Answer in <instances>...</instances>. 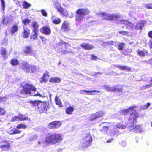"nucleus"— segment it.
<instances>
[{
	"instance_id": "f257e3e1",
	"label": "nucleus",
	"mask_w": 152,
	"mask_h": 152,
	"mask_svg": "<svg viewBox=\"0 0 152 152\" xmlns=\"http://www.w3.org/2000/svg\"><path fill=\"white\" fill-rule=\"evenodd\" d=\"M21 96L25 97L27 94H29L33 96H38L39 97H46V94L45 93L38 92L36 91L35 87L32 85L29 84H27L23 87L22 89L20 92Z\"/></svg>"
},
{
	"instance_id": "f03ea898",
	"label": "nucleus",
	"mask_w": 152,
	"mask_h": 152,
	"mask_svg": "<svg viewBox=\"0 0 152 152\" xmlns=\"http://www.w3.org/2000/svg\"><path fill=\"white\" fill-rule=\"evenodd\" d=\"M136 106H132L126 109H123L119 111V113L124 115L130 113L128 121L131 124H134L136 122V118L138 117L137 113L135 111Z\"/></svg>"
},
{
	"instance_id": "7ed1b4c3",
	"label": "nucleus",
	"mask_w": 152,
	"mask_h": 152,
	"mask_svg": "<svg viewBox=\"0 0 152 152\" xmlns=\"http://www.w3.org/2000/svg\"><path fill=\"white\" fill-rule=\"evenodd\" d=\"M63 140L62 136L59 133L48 134L47 135L45 142L39 141L38 144L40 145L42 143L55 144Z\"/></svg>"
},
{
	"instance_id": "20e7f679",
	"label": "nucleus",
	"mask_w": 152,
	"mask_h": 152,
	"mask_svg": "<svg viewBox=\"0 0 152 152\" xmlns=\"http://www.w3.org/2000/svg\"><path fill=\"white\" fill-rule=\"evenodd\" d=\"M30 102L32 106H37L39 112L41 113H46L49 108V104L48 102L38 100L31 101Z\"/></svg>"
},
{
	"instance_id": "39448f33",
	"label": "nucleus",
	"mask_w": 152,
	"mask_h": 152,
	"mask_svg": "<svg viewBox=\"0 0 152 152\" xmlns=\"http://www.w3.org/2000/svg\"><path fill=\"white\" fill-rule=\"evenodd\" d=\"M96 14L103 19L106 20H115L120 18V16L117 14H111L106 12H97Z\"/></svg>"
},
{
	"instance_id": "423d86ee",
	"label": "nucleus",
	"mask_w": 152,
	"mask_h": 152,
	"mask_svg": "<svg viewBox=\"0 0 152 152\" xmlns=\"http://www.w3.org/2000/svg\"><path fill=\"white\" fill-rule=\"evenodd\" d=\"M90 11L87 9H80L77 10L76 13V21L80 22L82 20L84 16L89 14Z\"/></svg>"
},
{
	"instance_id": "0eeeda50",
	"label": "nucleus",
	"mask_w": 152,
	"mask_h": 152,
	"mask_svg": "<svg viewBox=\"0 0 152 152\" xmlns=\"http://www.w3.org/2000/svg\"><path fill=\"white\" fill-rule=\"evenodd\" d=\"M92 137L90 134H87L85 137L81 141L82 146L87 147L90 145L92 141Z\"/></svg>"
},
{
	"instance_id": "6e6552de",
	"label": "nucleus",
	"mask_w": 152,
	"mask_h": 152,
	"mask_svg": "<svg viewBox=\"0 0 152 152\" xmlns=\"http://www.w3.org/2000/svg\"><path fill=\"white\" fill-rule=\"evenodd\" d=\"M60 45L62 46L61 50L62 54H66L72 52L71 50L69 48L70 47V45L68 43L63 41L60 44Z\"/></svg>"
},
{
	"instance_id": "1a4fd4ad",
	"label": "nucleus",
	"mask_w": 152,
	"mask_h": 152,
	"mask_svg": "<svg viewBox=\"0 0 152 152\" xmlns=\"http://www.w3.org/2000/svg\"><path fill=\"white\" fill-rule=\"evenodd\" d=\"M21 68L28 72H29L30 71L33 72L36 70L35 67L34 66H32L26 62L22 64Z\"/></svg>"
},
{
	"instance_id": "9d476101",
	"label": "nucleus",
	"mask_w": 152,
	"mask_h": 152,
	"mask_svg": "<svg viewBox=\"0 0 152 152\" xmlns=\"http://www.w3.org/2000/svg\"><path fill=\"white\" fill-rule=\"evenodd\" d=\"M120 23L125 25L127 28L133 31L135 29V26L132 22H129L125 20H121L119 21Z\"/></svg>"
},
{
	"instance_id": "9b49d317",
	"label": "nucleus",
	"mask_w": 152,
	"mask_h": 152,
	"mask_svg": "<svg viewBox=\"0 0 152 152\" xmlns=\"http://www.w3.org/2000/svg\"><path fill=\"white\" fill-rule=\"evenodd\" d=\"M80 93L83 95H94L100 92L99 91L95 90L91 91L81 90L80 91Z\"/></svg>"
},
{
	"instance_id": "f8f14e48",
	"label": "nucleus",
	"mask_w": 152,
	"mask_h": 152,
	"mask_svg": "<svg viewBox=\"0 0 152 152\" xmlns=\"http://www.w3.org/2000/svg\"><path fill=\"white\" fill-rule=\"evenodd\" d=\"M146 24L147 22L145 21L144 20L140 21L137 23L135 26V29L137 30H141Z\"/></svg>"
},
{
	"instance_id": "ddd939ff",
	"label": "nucleus",
	"mask_w": 152,
	"mask_h": 152,
	"mask_svg": "<svg viewBox=\"0 0 152 152\" xmlns=\"http://www.w3.org/2000/svg\"><path fill=\"white\" fill-rule=\"evenodd\" d=\"M0 148L2 150L6 151L10 149V144L6 141H3L0 143Z\"/></svg>"
},
{
	"instance_id": "4468645a",
	"label": "nucleus",
	"mask_w": 152,
	"mask_h": 152,
	"mask_svg": "<svg viewBox=\"0 0 152 152\" xmlns=\"http://www.w3.org/2000/svg\"><path fill=\"white\" fill-rule=\"evenodd\" d=\"M61 123L59 121H56L50 123L48 125L50 129L58 128L61 125Z\"/></svg>"
},
{
	"instance_id": "2eb2a0df",
	"label": "nucleus",
	"mask_w": 152,
	"mask_h": 152,
	"mask_svg": "<svg viewBox=\"0 0 152 152\" xmlns=\"http://www.w3.org/2000/svg\"><path fill=\"white\" fill-rule=\"evenodd\" d=\"M129 130L130 131L132 132H141L142 129L141 127L139 125L137 126L134 125H131L129 127Z\"/></svg>"
},
{
	"instance_id": "dca6fc26",
	"label": "nucleus",
	"mask_w": 152,
	"mask_h": 152,
	"mask_svg": "<svg viewBox=\"0 0 152 152\" xmlns=\"http://www.w3.org/2000/svg\"><path fill=\"white\" fill-rule=\"evenodd\" d=\"M6 132L8 134L10 135L19 134L21 132V131L16 128H13L12 127L9 129Z\"/></svg>"
},
{
	"instance_id": "f3484780",
	"label": "nucleus",
	"mask_w": 152,
	"mask_h": 152,
	"mask_svg": "<svg viewBox=\"0 0 152 152\" xmlns=\"http://www.w3.org/2000/svg\"><path fill=\"white\" fill-rule=\"evenodd\" d=\"M40 31L46 35H49L51 33V30L50 28L46 26H44L40 29Z\"/></svg>"
},
{
	"instance_id": "a211bd4d",
	"label": "nucleus",
	"mask_w": 152,
	"mask_h": 152,
	"mask_svg": "<svg viewBox=\"0 0 152 152\" xmlns=\"http://www.w3.org/2000/svg\"><path fill=\"white\" fill-rule=\"evenodd\" d=\"M23 51L24 53L27 55H34V54L32 49L30 46H26L23 50Z\"/></svg>"
},
{
	"instance_id": "6ab92c4d",
	"label": "nucleus",
	"mask_w": 152,
	"mask_h": 152,
	"mask_svg": "<svg viewBox=\"0 0 152 152\" xmlns=\"http://www.w3.org/2000/svg\"><path fill=\"white\" fill-rule=\"evenodd\" d=\"M23 31L22 33L23 37L26 38L28 37L30 34V30L29 29L26 27H23Z\"/></svg>"
},
{
	"instance_id": "aec40b11",
	"label": "nucleus",
	"mask_w": 152,
	"mask_h": 152,
	"mask_svg": "<svg viewBox=\"0 0 152 152\" xmlns=\"http://www.w3.org/2000/svg\"><path fill=\"white\" fill-rule=\"evenodd\" d=\"M69 23L67 21H65L62 24L61 29L64 31H67L69 30Z\"/></svg>"
},
{
	"instance_id": "412c9836",
	"label": "nucleus",
	"mask_w": 152,
	"mask_h": 152,
	"mask_svg": "<svg viewBox=\"0 0 152 152\" xmlns=\"http://www.w3.org/2000/svg\"><path fill=\"white\" fill-rule=\"evenodd\" d=\"M80 46L86 50H92L94 48V46L92 45H90L88 43H83L80 45Z\"/></svg>"
},
{
	"instance_id": "4be33fe9",
	"label": "nucleus",
	"mask_w": 152,
	"mask_h": 152,
	"mask_svg": "<svg viewBox=\"0 0 152 152\" xmlns=\"http://www.w3.org/2000/svg\"><path fill=\"white\" fill-rule=\"evenodd\" d=\"M1 54L2 55L4 59H6L8 58L7 55V51L4 48H2L1 49Z\"/></svg>"
},
{
	"instance_id": "5701e85b",
	"label": "nucleus",
	"mask_w": 152,
	"mask_h": 152,
	"mask_svg": "<svg viewBox=\"0 0 152 152\" xmlns=\"http://www.w3.org/2000/svg\"><path fill=\"white\" fill-rule=\"evenodd\" d=\"M114 66L116 67H118L121 70H126L127 71H130L131 68L125 66H121L119 65H114Z\"/></svg>"
},
{
	"instance_id": "b1692460",
	"label": "nucleus",
	"mask_w": 152,
	"mask_h": 152,
	"mask_svg": "<svg viewBox=\"0 0 152 152\" xmlns=\"http://www.w3.org/2000/svg\"><path fill=\"white\" fill-rule=\"evenodd\" d=\"M38 31H33L32 35L30 37V38L33 40H36L38 37Z\"/></svg>"
},
{
	"instance_id": "393cba45",
	"label": "nucleus",
	"mask_w": 152,
	"mask_h": 152,
	"mask_svg": "<svg viewBox=\"0 0 152 152\" xmlns=\"http://www.w3.org/2000/svg\"><path fill=\"white\" fill-rule=\"evenodd\" d=\"M111 132L110 135L111 136H114L115 135L118 134L119 133V130L115 127V126L113 128Z\"/></svg>"
},
{
	"instance_id": "a878e982",
	"label": "nucleus",
	"mask_w": 152,
	"mask_h": 152,
	"mask_svg": "<svg viewBox=\"0 0 152 152\" xmlns=\"http://www.w3.org/2000/svg\"><path fill=\"white\" fill-rule=\"evenodd\" d=\"M50 82L54 83H59L61 81V79L58 77H52L49 80Z\"/></svg>"
},
{
	"instance_id": "bb28decb",
	"label": "nucleus",
	"mask_w": 152,
	"mask_h": 152,
	"mask_svg": "<svg viewBox=\"0 0 152 152\" xmlns=\"http://www.w3.org/2000/svg\"><path fill=\"white\" fill-rule=\"evenodd\" d=\"M52 19L53 23L56 24H59L61 21L60 18H56L54 16L52 17Z\"/></svg>"
},
{
	"instance_id": "cd10ccee",
	"label": "nucleus",
	"mask_w": 152,
	"mask_h": 152,
	"mask_svg": "<svg viewBox=\"0 0 152 152\" xmlns=\"http://www.w3.org/2000/svg\"><path fill=\"white\" fill-rule=\"evenodd\" d=\"M108 125H105L104 126H103L102 129L101 130V132L102 133H103L104 134H105L107 131L109 129V126L110 125L109 124H108Z\"/></svg>"
},
{
	"instance_id": "c85d7f7f",
	"label": "nucleus",
	"mask_w": 152,
	"mask_h": 152,
	"mask_svg": "<svg viewBox=\"0 0 152 152\" xmlns=\"http://www.w3.org/2000/svg\"><path fill=\"white\" fill-rule=\"evenodd\" d=\"M49 75L48 74L44 73L40 82L41 83L46 82L48 79Z\"/></svg>"
},
{
	"instance_id": "c756f323",
	"label": "nucleus",
	"mask_w": 152,
	"mask_h": 152,
	"mask_svg": "<svg viewBox=\"0 0 152 152\" xmlns=\"http://www.w3.org/2000/svg\"><path fill=\"white\" fill-rule=\"evenodd\" d=\"M104 88L107 91H114V89L115 88L113 87H110L109 86L106 85L103 86Z\"/></svg>"
},
{
	"instance_id": "7c9ffc66",
	"label": "nucleus",
	"mask_w": 152,
	"mask_h": 152,
	"mask_svg": "<svg viewBox=\"0 0 152 152\" xmlns=\"http://www.w3.org/2000/svg\"><path fill=\"white\" fill-rule=\"evenodd\" d=\"M10 63L13 66H16L19 64L18 60L16 59H13L10 61Z\"/></svg>"
},
{
	"instance_id": "2f4dec72",
	"label": "nucleus",
	"mask_w": 152,
	"mask_h": 152,
	"mask_svg": "<svg viewBox=\"0 0 152 152\" xmlns=\"http://www.w3.org/2000/svg\"><path fill=\"white\" fill-rule=\"evenodd\" d=\"M18 30V26L16 25L13 26L11 30V33L12 34H14L15 32H17Z\"/></svg>"
},
{
	"instance_id": "473e14b6",
	"label": "nucleus",
	"mask_w": 152,
	"mask_h": 152,
	"mask_svg": "<svg viewBox=\"0 0 152 152\" xmlns=\"http://www.w3.org/2000/svg\"><path fill=\"white\" fill-rule=\"evenodd\" d=\"M55 101L56 104L58 105L60 107H62V105L60 99L57 96L55 98Z\"/></svg>"
},
{
	"instance_id": "72a5a7b5",
	"label": "nucleus",
	"mask_w": 152,
	"mask_h": 152,
	"mask_svg": "<svg viewBox=\"0 0 152 152\" xmlns=\"http://www.w3.org/2000/svg\"><path fill=\"white\" fill-rule=\"evenodd\" d=\"M73 111V108L71 106L67 108H66V112L67 114H71Z\"/></svg>"
},
{
	"instance_id": "f704fd0d",
	"label": "nucleus",
	"mask_w": 152,
	"mask_h": 152,
	"mask_svg": "<svg viewBox=\"0 0 152 152\" xmlns=\"http://www.w3.org/2000/svg\"><path fill=\"white\" fill-rule=\"evenodd\" d=\"M115 127L118 129H124L126 128V126L125 125H123L121 123L117 124L115 126Z\"/></svg>"
},
{
	"instance_id": "c9c22d12",
	"label": "nucleus",
	"mask_w": 152,
	"mask_h": 152,
	"mask_svg": "<svg viewBox=\"0 0 152 152\" xmlns=\"http://www.w3.org/2000/svg\"><path fill=\"white\" fill-rule=\"evenodd\" d=\"M32 26L33 28V31H38L39 25L37 22H33Z\"/></svg>"
},
{
	"instance_id": "e433bc0d",
	"label": "nucleus",
	"mask_w": 152,
	"mask_h": 152,
	"mask_svg": "<svg viewBox=\"0 0 152 152\" xmlns=\"http://www.w3.org/2000/svg\"><path fill=\"white\" fill-rule=\"evenodd\" d=\"M95 114L96 118H98L103 116L105 113L102 111H99L96 113Z\"/></svg>"
},
{
	"instance_id": "4c0bfd02",
	"label": "nucleus",
	"mask_w": 152,
	"mask_h": 152,
	"mask_svg": "<svg viewBox=\"0 0 152 152\" xmlns=\"http://www.w3.org/2000/svg\"><path fill=\"white\" fill-rule=\"evenodd\" d=\"M113 87H114L115 89H114V91H118L119 92H122V89L121 86L120 85H118L114 86Z\"/></svg>"
},
{
	"instance_id": "58836bf2",
	"label": "nucleus",
	"mask_w": 152,
	"mask_h": 152,
	"mask_svg": "<svg viewBox=\"0 0 152 152\" xmlns=\"http://www.w3.org/2000/svg\"><path fill=\"white\" fill-rule=\"evenodd\" d=\"M138 53L141 57H144L147 53L146 51L138 50Z\"/></svg>"
},
{
	"instance_id": "ea45409f",
	"label": "nucleus",
	"mask_w": 152,
	"mask_h": 152,
	"mask_svg": "<svg viewBox=\"0 0 152 152\" xmlns=\"http://www.w3.org/2000/svg\"><path fill=\"white\" fill-rule=\"evenodd\" d=\"M20 120L19 115L18 116H15L12 118L11 121L12 122L18 121Z\"/></svg>"
},
{
	"instance_id": "a19ab883",
	"label": "nucleus",
	"mask_w": 152,
	"mask_h": 152,
	"mask_svg": "<svg viewBox=\"0 0 152 152\" xmlns=\"http://www.w3.org/2000/svg\"><path fill=\"white\" fill-rule=\"evenodd\" d=\"M30 4L27 2L24 1L23 2V6L24 8L25 9L28 8L30 6Z\"/></svg>"
},
{
	"instance_id": "79ce46f5",
	"label": "nucleus",
	"mask_w": 152,
	"mask_h": 152,
	"mask_svg": "<svg viewBox=\"0 0 152 152\" xmlns=\"http://www.w3.org/2000/svg\"><path fill=\"white\" fill-rule=\"evenodd\" d=\"M150 105V103H148L146 104L141 107V109L146 110L147 109Z\"/></svg>"
},
{
	"instance_id": "37998d69",
	"label": "nucleus",
	"mask_w": 152,
	"mask_h": 152,
	"mask_svg": "<svg viewBox=\"0 0 152 152\" xmlns=\"http://www.w3.org/2000/svg\"><path fill=\"white\" fill-rule=\"evenodd\" d=\"M23 23L25 25L28 24L31 22V20L28 19H26L24 20H22Z\"/></svg>"
},
{
	"instance_id": "c03bdc74",
	"label": "nucleus",
	"mask_w": 152,
	"mask_h": 152,
	"mask_svg": "<svg viewBox=\"0 0 152 152\" xmlns=\"http://www.w3.org/2000/svg\"><path fill=\"white\" fill-rule=\"evenodd\" d=\"M26 126L22 124H18L17 126L18 129L25 128L26 127Z\"/></svg>"
},
{
	"instance_id": "a18cd8bd",
	"label": "nucleus",
	"mask_w": 152,
	"mask_h": 152,
	"mask_svg": "<svg viewBox=\"0 0 152 152\" xmlns=\"http://www.w3.org/2000/svg\"><path fill=\"white\" fill-rule=\"evenodd\" d=\"M1 3L2 8V10L4 11L5 10V2L4 0H1Z\"/></svg>"
},
{
	"instance_id": "49530a36",
	"label": "nucleus",
	"mask_w": 152,
	"mask_h": 152,
	"mask_svg": "<svg viewBox=\"0 0 152 152\" xmlns=\"http://www.w3.org/2000/svg\"><path fill=\"white\" fill-rule=\"evenodd\" d=\"M145 7L148 9H152V4L148 3L145 5Z\"/></svg>"
},
{
	"instance_id": "de8ad7c7",
	"label": "nucleus",
	"mask_w": 152,
	"mask_h": 152,
	"mask_svg": "<svg viewBox=\"0 0 152 152\" xmlns=\"http://www.w3.org/2000/svg\"><path fill=\"white\" fill-rule=\"evenodd\" d=\"M62 14L65 16L69 17V12L66 10H64Z\"/></svg>"
},
{
	"instance_id": "09e8293b",
	"label": "nucleus",
	"mask_w": 152,
	"mask_h": 152,
	"mask_svg": "<svg viewBox=\"0 0 152 152\" xmlns=\"http://www.w3.org/2000/svg\"><path fill=\"white\" fill-rule=\"evenodd\" d=\"M20 121H23L24 120H26L28 119L27 118H26L25 116L22 115H19Z\"/></svg>"
},
{
	"instance_id": "8fccbe9b",
	"label": "nucleus",
	"mask_w": 152,
	"mask_h": 152,
	"mask_svg": "<svg viewBox=\"0 0 152 152\" xmlns=\"http://www.w3.org/2000/svg\"><path fill=\"white\" fill-rule=\"evenodd\" d=\"M124 44L123 43H120L118 45V49L120 50H122Z\"/></svg>"
},
{
	"instance_id": "3c124183",
	"label": "nucleus",
	"mask_w": 152,
	"mask_h": 152,
	"mask_svg": "<svg viewBox=\"0 0 152 152\" xmlns=\"http://www.w3.org/2000/svg\"><path fill=\"white\" fill-rule=\"evenodd\" d=\"M5 113V110L3 108L0 107V115H4Z\"/></svg>"
},
{
	"instance_id": "603ef678",
	"label": "nucleus",
	"mask_w": 152,
	"mask_h": 152,
	"mask_svg": "<svg viewBox=\"0 0 152 152\" xmlns=\"http://www.w3.org/2000/svg\"><path fill=\"white\" fill-rule=\"evenodd\" d=\"M41 12L43 16L45 17H47V13L45 10H41Z\"/></svg>"
},
{
	"instance_id": "864d4df0",
	"label": "nucleus",
	"mask_w": 152,
	"mask_h": 152,
	"mask_svg": "<svg viewBox=\"0 0 152 152\" xmlns=\"http://www.w3.org/2000/svg\"><path fill=\"white\" fill-rule=\"evenodd\" d=\"M37 138V137L36 135H34L30 138V141H33L36 140Z\"/></svg>"
},
{
	"instance_id": "5fc2aeb1",
	"label": "nucleus",
	"mask_w": 152,
	"mask_h": 152,
	"mask_svg": "<svg viewBox=\"0 0 152 152\" xmlns=\"http://www.w3.org/2000/svg\"><path fill=\"white\" fill-rule=\"evenodd\" d=\"M106 43L108 45H116V42H115L113 41H108Z\"/></svg>"
},
{
	"instance_id": "6e6d98bb",
	"label": "nucleus",
	"mask_w": 152,
	"mask_h": 152,
	"mask_svg": "<svg viewBox=\"0 0 152 152\" xmlns=\"http://www.w3.org/2000/svg\"><path fill=\"white\" fill-rule=\"evenodd\" d=\"M96 119H97V118H96L95 114L91 115L90 118V119L91 120H93Z\"/></svg>"
},
{
	"instance_id": "4d7b16f0",
	"label": "nucleus",
	"mask_w": 152,
	"mask_h": 152,
	"mask_svg": "<svg viewBox=\"0 0 152 152\" xmlns=\"http://www.w3.org/2000/svg\"><path fill=\"white\" fill-rule=\"evenodd\" d=\"M2 23L4 25H7L8 23V22L7 20L5 18H4L3 19L2 21Z\"/></svg>"
},
{
	"instance_id": "13d9d810",
	"label": "nucleus",
	"mask_w": 152,
	"mask_h": 152,
	"mask_svg": "<svg viewBox=\"0 0 152 152\" xmlns=\"http://www.w3.org/2000/svg\"><path fill=\"white\" fill-rule=\"evenodd\" d=\"M57 9L58 11L60 13H61V14L63 12L64 10L61 6L57 8Z\"/></svg>"
},
{
	"instance_id": "bf43d9fd",
	"label": "nucleus",
	"mask_w": 152,
	"mask_h": 152,
	"mask_svg": "<svg viewBox=\"0 0 152 152\" xmlns=\"http://www.w3.org/2000/svg\"><path fill=\"white\" fill-rule=\"evenodd\" d=\"M55 5L57 9L61 6L60 4L58 1H56L55 2Z\"/></svg>"
},
{
	"instance_id": "052dcab7",
	"label": "nucleus",
	"mask_w": 152,
	"mask_h": 152,
	"mask_svg": "<svg viewBox=\"0 0 152 152\" xmlns=\"http://www.w3.org/2000/svg\"><path fill=\"white\" fill-rule=\"evenodd\" d=\"M41 39L43 43H46L47 39L45 37H43L40 36Z\"/></svg>"
},
{
	"instance_id": "680f3d73",
	"label": "nucleus",
	"mask_w": 152,
	"mask_h": 152,
	"mask_svg": "<svg viewBox=\"0 0 152 152\" xmlns=\"http://www.w3.org/2000/svg\"><path fill=\"white\" fill-rule=\"evenodd\" d=\"M121 145L122 146L124 147L126 146V143L125 141H123L121 142Z\"/></svg>"
},
{
	"instance_id": "e2e57ef3",
	"label": "nucleus",
	"mask_w": 152,
	"mask_h": 152,
	"mask_svg": "<svg viewBox=\"0 0 152 152\" xmlns=\"http://www.w3.org/2000/svg\"><path fill=\"white\" fill-rule=\"evenodd\" d=\"M119 33L121 34H123V35H126L127 34V33L126 31H119Z\"/></svg>"
},
{
	"instance_id": "0e129e2a",
	"label": "nucleus",
	"mask_w": 152,
	"mask_h": 152,
	"mask_svg": "<svg viewBox=\"0 0 152 152\" xmlns=\"http://www.w3.org/2000/svg\"><path fill=\"white\" fill-rule=\"evenodd\" d=\"M152 86V83H151L149 84H148V85H146L145 86V88H150Z\"/></svg>"
},
{
	"instance_id": "69168bd1",
	"label": "nucleus",
	"mask_w": 152,
	"mask_h": 152,
	"mask_svg": "<svg viewBox=\"0 0 152 152\" xmlns=\"http://www.w3.org/2000/svg\"><path fill=\"white\" fill-rule=\"evenodd\" d=\"M148 35L150 37L152 38V31H151L149 32Z\"/></svg>"
},
{
	"instance_id": "338daca9",
	"label": "nucleus",
	"mask_w": 152,
	"mask_h": 152,
	"mask_svg": "<svg viewBox=\"0 0 152 152\" xmlns=\"http://www.w3.org/2000/svg\"><path fill=\"white\" fill-rule=\"evenodd\" d=\"M91 58L92 59L94 60L96 59L97 58V57L94 55H92L91 56Z\"/></svg>"
},
{
	"instance_id": "774afa93",
	"label": "nucleus",
	"mask_w": 152,
	"mask_h": 152,
	"mask_svg": "<svg viewBox=\"0 0 152 152\" xmlns=\"http://www.w3.org/2000/svg\"><path fill=\"white\" fill-rule=\"evenodd\" d=\"M113 140V138H111L107 140L106 141L107 143H109L111 142V141Z\"/></svg>"
}]
</instances>
